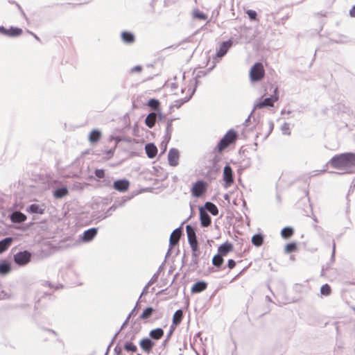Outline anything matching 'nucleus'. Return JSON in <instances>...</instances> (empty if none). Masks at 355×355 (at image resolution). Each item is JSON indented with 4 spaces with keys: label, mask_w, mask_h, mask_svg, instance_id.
Returning a JSON list of instances; mask_svg holds the SVG:
<instances>
[{
    "label": "nucleus",
    "mask_w": 355,
    "mask_h": 355,
    "mask_svg": "<svg viewBox=\"0 0 355 355\" xmlns=\"http://www.w3.org/2000/svg\"><path fill=\"white\" fill-rule=\"evenodd\" d=\"M91 218L93 220H96V223L101 221L102 220L107 218V216L105 213L101 211H93L91 214Z\"/></svg>",
    "instance_id": "nucleus-41"
},
{
    "label": "nucleus",
    "mask_w": 355,
    "mask_h": 355,
    "mask_svg": "<svg viewBox=\"0 0 355 355\" xmlns=\"http://www.w3.org/2000/svg\"><path fill=\"white\" fill-rule=\"evenodd\" d=\"M132 196H123L120 199H118V200H116L114 203L115 204V205L117 207V208L119 207H121L125 205V204L130 200L132 199Z\"/></svg>",
    "instance_id": "nucleus-43"
},
{
    "label": "nucleus",
    "mask_w": 355,
    "mask_h": 355,
    "mask_svg": "<svg viewBox=\"0 0 355 355\" xmlns=\"http://www.w3.org/2000/svg\"><path fill=\"white\" fill-rule=\"evenodd\" d=\"M335 254H336V243L334 241H333V245H332V253L331 255L330 261L329 262L327 263L325 266V270H328L330 268L331 265L335 261Z\"/></svg>",
    "instance_id": "nucleus-47"
},
{
    "label": "nucleus",
    "mask_w": 355,
    "mask_h": 355,
    "mask_svg": "<svg viewBox=\"0 0 355 355\" xmlns=\"http://www.w3.org/2000/svg\"><path fill=\"white\" fill-rule=\"evenodd\" d=\"M328 165L336 169L354 168L355 167V153L349 152L334 155L320 171V173L327 172Z\"/></svg>",
    "instance_id": "nucleus-1"
},
{
    "label": "nucleus",
    "mask_w": 355,
    "mask_h": 355,
    "mask_svg": "<svg viewBox=\"0 0 355 355\" xmlns=\"http://www.w3.org/2000/svg\"><path fill=\"white\" fill-rule=\"evenodd\" d=\"M116 148V144H115L113 148L105 151V154L107 155V157H105V159L108 160L114 155Z\"/></svg>",
    "instance_id": "nucleus-55"
},
{
    "label": "nucleus",
    "mask_w": 355,
    "mask_h": 355,
    "mask_svg": "<svg viewBox=\"0 0 355 355\" xmlns=\"http://www.w3.org/2000/svg\"><path fill=\"white\" fill-rule=\"evenodd\" d=\"M52 193L55 199H62L68 196L69 189L67 185L58 182L53 187Z\"/></svg>",
    "instance_id": "nucleus-10"
},
{
    "label": "nucleus",
    "mask_w": 355,
    "mask_h": 355,
    "mask_svg": "<svg viewBox=\"0 0 355 355\" xmlns=\"http://www.w3.org/2000/svg\"><path fill=\"white\" fill-rule=\"evenodd\" d=\"M251 241L254 246L260 247L263 243L264 236L261 233H257L252 236Z\"/></svg>",
    "instance_id": "nucleus-35"
},
{
    "label": "nucleus",
    "mask_w": 355,
    "mask_h": 355,
    "mask_svg": "<svg viewBox=\"0 0 355 355\" xmlns=\"http://www.w3.org/2000/svg\"><path fill=\"white\" fill-rule=\"evenodd\" d=\"M177 325H174L173 324H172L171 326H170V329H169V331L167 333V335H166V337L167 338H171L173 333L174 332L175 328H176Z\"/></svg>",
    "instance_id": "nucleus-61"
},
{
    "label": "nucleus",
    "mask_w": 355,
    "mask_h": 355,
    "mask_svg": "<svg viewBox=\"0 0 355 355\" xmlns=\"http://www.w3.org/2000/svg\"><path fill=\"white\" fill-rule=\"evenodd\" d=\"M51 293L44 292L43 295L40 296L38 300L35 303V309H38L40 308V302L43 298H44L46 296H49L51 297Z\"/></svg>",
    "instance_id": "nucleus-53"
},
{
    "label": "nucleus",
    "mask_w": 355,
    "mask_h": 355,
    "mask_svg": "<svg viewBox=\"0 0 355 355\" xmlns=\"http://www.w3.org/2000/svg\"><path fill=\"white\" fill-rule=\"evenodd\" d=\"M207 187L208 184L206 181L202 179L198 180L191 188L192 196L197 198L202 197L207 191Z\"/></svg>",
    "instance_id": "nucleus-5"
},
{
    "label": "nucleus",
    "mask_w": 355,
    "mask_h": 355,
    "mask_svg": "<svg viewBox=\"0 0 355 355\" xmlns=\"http://www.w3.org/2000/svg\"><path fill=\"white\" fill-rule=\"evenodd\" d=\"M130 182L128 179L122 178L113 182L112 188L117 191L123 193L128 190Z\"/></svg>",
    "instance_id": "nucleus-12"
},
{
    "label": "nucleus",
    "mask_w": 355,
    "mask_h": 355,
    "mask_svg": "<svg viewBox=\"0 0 355 355\" xmlns=\"http://www.w3.org/2000/svg\"><path fill=\"white\" fill-rule=\"evenodd\" d=\"M112 178L110 176H105V178H102L98 181L101 183L103 187L112 188Z\"/></svg>",
    "instance_id": "nucleus-44"
},
{
    "label": "nucleus",
    "mask_w": 355,
    "mask_h": 355,
    "mask_svg": "<svg viewBox=\"0 0 355 355\" xmlns=\"http://www.w3.org/2000/svg\"><path fill=\"white\" fill-rule=\"evenodd\" d=\"M203 28H204V26H202L201 28L198 29L196 31H194V33L192 35H191L189 37H187L185 40L181 41L180 42H179L178 44L169 46L166 47L165 49H171V48L175 49L180 46H182V49H188L189 46H184V44H186V43L196 44L198 41L202 40V36H200L198 38H196V37L199 35V33H200V31L202 30Z\"/></svg>",
    "instance_id": "nucleus-8"
},
{
    "label": "nucleus",
    "mask_w": 355,
    "mask_h": 355,
    "mask_svg": "<svg viewBox=\"0 0 355 355\" xmlns=\"http://www.w3.org/2000/svg\"><path fill=\"white\" fill-rule=\"evenodd\" d=\"M246 13L248 14L249 19L250 20H256L257 18V12L254 10H248L246 11Z\"/></svg>",
    "instance_id": "nucleus-59"
},
{
    "label": "nucleus",
    "mask_w": 355,
    "mask_h": 355,
    "mask_svg": "<svg viewBox=\"0 0 355 355\" xmlns=\"http://www.w3.org/2000/svg\"><path fill=\"white\" fill-rule=\"evenodd\" d=\"M228 49L226 48L225 43H220L218 48L216 49V55L213 57L215 62H218L227 54Z\"/></svg>",
    "instance_id": "nucleus-22"
},
{
    "label": "nucleus",
    "mask_w": 355,
    "mask_h": 355,
    "mask_svg": "<svg viewBox=\"0 0 355 355\" xmlns=\"http://www.w3.org/2000/svg\"><path fill=\"white\" fill-rule=\"evenodd\" d=\"M22 29L18 27L10 26L6 28L3 26H0V34L9 37H18L22 34Z\"/></svg>",
    "instance_id": "nucleus-13"
},
{
    "label": "nucleus",
    "mask_w": 355,
    "mask_h": 355,
    "mask_svg": "<svg viewBox=\"0 0 355 355\" xmlns=\"http://www.w3.org/2000/svg\"><path fill=\"white\" fill-rule=\"evenodd\" d=\"M203 207L207 213H210L212 216H217L218 214L217 206L211 202H206Z\"/></svg>",
    "instance_id": "nucleus-31"
},
{
    "label": "nucleus",
    "mask_w": 355,
    "mask_h": 355,
    "mask_svg": "<svg viewBox=\"0 0 355 355\" xmlns=\"http://www.w3.org/2000/svg\"><path fill=\"white\" fill-rule=\"evenodd\" d=\"M12 270L10 262L7 259L0 261V275L4 276L10 273Z\"/></svg>",
    "instance_id": "nucleus-25"
},
{
    "label": "nucleus",
    "mask_w": 355,
    "mask_h": 355,
    "mask_svg": "<svg viewBox=\"0 0 355 355\" xmlns=\"http://www.w3.org/2000/svg\"><path fill=\"white\" fill-rule=\"evenodd\" d=\"M145 150L148 158L153 159L157 154V148L154 143H148L145 146Z\"/></svg>",
    "instance_id": "nucleus-27"
},
{
    "label": "nucleus",
    "mask_w": 355,
    "mask_h": 355,
    "mask_svg": "<svg viewBox=\"0 0 355 355\" xmlns=\"http://www.w3.org/2000/svg\"><path fill=\"white\" fill-rule=\"evenodd\" d=\"M234 249V246L232 243L226 241L218 246V254L223 257L226 256L229 252H232Z\"/></svg>",
    "instance_id": "nucleus-23"
},
{
    "label": "nucleus",
    "mask_w": 355,
    "mask_h": 355,
    "mask_svg": "<svg viewBox=\"0 0 355 355\" xmlns=\"http://www.w3.org/2000/svg\"><path fill=\"white\" fill-rule=\"evenodd\" d=\"M32 258V253L28 250H22L17 252L13 256V260L18 266H24L27 265Z\"/></svg>",
    "instance_id": "nucleus-6"
},
{
    "label": "nucleus",
    "mask_w": 355,
    "mask_h": 355,
    "mask_svg": "<svg viewBox=\"0 0 355 355\" xmlns=\"http://www.w3.org/2000/svg\"><path fill=\"white\" fill-rule=\"evenodd\" d=\"M193 17L194 19L198 20H206L207 15L202 11L196 9L193 11Z\"/></svg>",
    "instance_id": "nucleus-46"
},
{
    "label": "nucleus",
    "mask_w": 355,
    "mask_h": 355,
    "mask_svg": "<svg viewBox=\"0 0 355 355\" xmlns=\"http://www.w3.org/2000/svg\"><path fill=\"white\" fill-rule=\"evenodd\" d=\"M186 232L189 245L199 243L196 236V230L191 225L186 226Z\"/></svg>",
    "instance_id": "nucleus-16"
},
{
    "label": "nucleus",
    "mask_w": 355,
    "mask_h": 355,
    "mask_svg": "<svg viewBox=\"0 0 355 355\" xmlns=\"http://www.w3.org/2000/svg\"><path fill=\"white\" fill-rule=\"evenodd\" d=\"M238 132L234 129H230L225 135L220 139L216 146L214 148L213 153H221L225 149L232 144H234L238 139Z\"/></svg>",
    "instance_id": "nucleus-2"
},
{
    "label": "nucleus",
    "mask_w": 355,
    "mask_h": 355,
    "mask_svg": "<svg viewBox=\"0 0 355 355\" xmlns=\"http://www.w3.org/2000/svg\"><path fill=\"white\" fill-rule=\"evenodd\" d=\"M8 217L13 223H21L26 220V216L20 211H12Z\"/></svg>",
    "instance_id": "nucleus-20"
},
{
    "label": "nucleus",
    "mask_w": 355,
    "mask_h": 355,
    "mask_svg": "<svg viewBox=\"0 0 355 355\" xmlns=\"http://www.w3.org/2000/svg\"><path fill=\"white\" fill-rule=\"evenodd\" d=\"M155 345V342L148 337L142 338L139 342L140 347L148 354L151 352Z\"/></svg>",
    "instance_id": "nucleus-19"
},
{
    "label": "nucleus",
    "mask_w": 355,
    "mask_h": 355,
    "mask_svg": "<svg viewBox=\"0 0 355 355\" xmlns=\"http://www.w3.org/2000/svg\"><path fill=\"white\" fill-rule=\"evenodd\" d=\"M94 175L98 178L97 180L100 181L102 178L105 176V171L103 168H97L94 171Z\"/></svg>",
    "instance_id": "nucleus-51"
},
{
    "label": "nucleus",
    "mask_w": 355,
    "mask_h": 355,
    "mask_svg": "<svg viewBox=\"0 0 355 355\" xmlns=\"http://www.w3.org/2000/svg\"><path fill=\"white\" fill-rule=\"evenodd\" d=\"M146 105L151 109L153 110V112H157L158 110H160V102L157 98H150Z\"/></svg>",
    "instance_id": "nucleus-38"
},
{
    "label": "nucleus",
    "mask_w": 355,
    "mask_h": 355,
    "mask_svg": "<svg viewBox=\"0 0 355 355\" xmlns=\"http://www.w3.org/2000/svg\"><path fill=\"white\" fill-rule=\"evenodd\" d=\"M123 348L126 352H136L137 350V347L131 341H126Z\"/></svg>",
    "instance_id": "nucleus-45"
},
{
    "label": "nucleus",
    "mask_w": 355,
    "mask_h": 355,
    "mask_svg": "<svg viewBox=\"0 0 355 355\" xmlns=\"http://www.w3.org/2000/svg\"><path fill=\"white\" fill-rule=\"evenodd\" d=\"M281 130L283 135H290L291 131H290V125L289 123L285 122L281 126Z\"/></svg>",
    "instance_id": "nucleus-52"
},
{
    "label": "nucleus",
    "mask_w": 355,
    "mask_h": 355,
    "mask_svg": "<svg viewBox=\"0 0 355 355\" xmlns=\"http://www.w3.org/2000/svg\"><path fill=\"white\" fill-rule=\"evenodd\" d=\"M331 293V288L328 284H324L320 287V293L322 295L329 296Z\"/></svg>",
    "instance_id": "nucleus-49"
},
{
    "label": "nucleus",
    "mask_w": 355,
    "mask_h": 355,
    "mask_svg": "<svg viewBox=\"0 0 355 355\" xmlns=\"http://www.w3.org/2000/svg\"><path fill=\"white\" fill-rule=\"evenodd\" d=\"M122 41L125 44H132L135 41V35L129 31H123L121 34Z\"/></svg>",
    "instance_id": "nucleus-32"
},
{
    "label": "nucleus",
    "mask_w": 355,
    "mask_h": 355,
    "mask_svg": "<svg viewBox=\"0 0 355 355\" xmlns=\"http://www.w3.org/2000/svg\"><path fill=\"white\" fill-rule=\"evenodd\" d=\"M281 236L284 239H290L294 234V229L292 227L286 226L281 230Z\"/></svg>",
    "instance_id": "nucleus-37"
},
{
    "label": "nucleus",
    "mask_w": 355,
    "mask_h": 355,
    "mask_svg": "<svg viewBox=\"0 0 355 355\" xmlns=\"http://www.w3.org/2000/svg\"><path fill=\"white\" fill-rule=\"evenodd\" d=\"M179 157L180 154L178 150L174 148H171L168 153V164L171 166H178Z\"/></svg>",
    "instance_id": "nucleus-17"
},
{
    "label": "nucleus",
    "mask_w": 355,
    "mask_h": 355,
    "mask_svg": "<svg viewBox=\"0 0 355 355\" xmlns=\"http://www.w3.org/2000/svg\"><path fill=\"white\" fill-rule=\"evenodd\" d=\"M221 160V157L220 155H215L214 156V157L212 158L211 159V163L212 164H214L216 165H217V164H218V162Z\"/></svg>",
    "instance_id": "nucleus-63"
},
{
    "label": "nucleus",
    "mask_w": 355,
    "mask_h": 355,
    "mask_svg": "<svg viewBox=\"0 0 355 355\" xmlns=\"http://www.w3.org/2000/svg\"><path fill=\"white\" fill-rule=\"evenodd\" d=\"M182 225H183V223H182L180 227L175 228L172 232V233L171 234L170 238H173L175 241H180V237L183 233Z\"/></svg>",
    "instance_id": "nucleus-40"
},
{
    "label": "nucleus",
    "mask_w": 355,
    "mask_h": 355,
    "mask_svg": "<svg viewBox=\"0 0 355 355\" xmlns=\"http://www.w3.org/2000/svg\"><path fill=\"white\" fill-rule=\"evenodd\" d=\"M297 246L295 242L287 243L284 247V252L286 254L294 252L297 250Z\"/></svg>",
    "instance_id": "nucleus-42"
},
{
    "label": "nucleus",
    "mask_w": 355,
    "mask_h": 355,
    "mask_svg": "<svg viewBox=\"0 0 355 355\" xmlns=\"http://www.w3.org/2000/svg\"><path fill=\"white\" fill-rule=\"evenodd\" d=\"M249 76L252 83H257L262 80L265 76L263 64L260 62H255L250 69Z\"/></svg>",
    "instance_id": "nucleus-4"
},
{
    "label": "nucleus",
    "mask_w": 355,
    "mask_h": 355,
    "mask_svg": "<svg viewBox=\"0 0 355 355\" xmlns=\"http://www.w3.org/2000/svg\"><path fill=\"white\" fill-rule=\"evenodd\" d=\"M192 251L191 260L189 264L191 271H195L198 268L200 250L199 243L189 245Z\"/></svg>",
    "instance_id": "nucleus-9"
},
{
    "label": "nucleus",
    "mask_w": 355,
    "mask_h": 355,
    "mask_svg": "<svg viewBox=\"0 0 355 355\" xmlns=\"http://www.w3.org/2000/svg\"><path fill=\"white\" fill-rule=\"evenodd\" d=\"M98 234V228L97 227H91L88 230H86L83 232L81 236H80V239L84 243H89L92 241L95 236Z\"/></svg>",
    "instance_id": "nucleus-14"
},
{
    "label": "nucleus",
    "mask_w": 355,
    "mask_h": 355,
    "mask_svg": "<svg viewBox=\"0 0 355 355\" xmlns=\"http://www.w3.org/2000/svg\"><path fill=\"white\" fill-rule=\"evenodd\" d=\"M179 243V241H175V239H173V238H170L169 239V244H168V249L166 252V256H165V258L166 259L168 257H169L171 254V250L172 248L178 245Z\"/></svg>",
    "instance_id": "nucleus-50"
},
{
    "label": "nucleus",
    "mask_w": 355,
    "mask_h": 355,
    "mask_svg": "<svg viewBox=\"0 0 355 355\" xmlns=\"http://www.w3.org/2000/svg\"><path fill=\"white\" fill-rule=\"evenodd\" d=\"M214 67H215V64H214L212 67L209 68L207 71H198L196 76L197 77V78H200L202 77L207 76L214 68Z\"/></svg>",
    "instance_id": "nucleus-54"
},
{
    "label": "nucleus",
    "mask_w": 355,
    "mask_h": 355,
    "mask_svg": "<svg viewBox=\"0 0 355 355\" xmlns=\"http://www.w3.org/2000/svg\"><path fill=\"white\" fill-rule=\"evenodd\" d=\"M164 334V332L163 329L158 327V328L152 329L149 332V336H150L149 338H150L152 340H157L161 339L163 337Z\"/></svg>",
    "instance_id": "nucleus-30"
},
{
    "label": "nucleus",
    "mask_w": 355,
    "mask_h": 355,
    "mask_svg": "<svg viewBox=\"0 0 355 355\" xmlns=\"http://www.w3.org/2000/svg\"><path fill=\"white\" fill-rule=\"evenodd\" d=\"M12 237H6L0 241V254L6 251L12 243Z\"/></svg>",
    "instance_id": "nucleus-33"
},
{
    "label": "nucleus",
    "mask_w": 355,
    "mask_h": 355,
    "mask_svg": "<svg viewBox=\"0 0 355 355\" xmlns=\"http://www.w3.org/2000/svg\"><path fill=\"white\" fill-rule=\"evenodd\" d=\"M45 205H38V204H31L28 206L26 209V211L30 214H43L45 211Z\"/></svg>",
    "instance_id": "nucleus-21"
},
{
    "label": "nucleus",
    "mask_w": 355,
    "mask_h": 355,
    "mask_svg": "<svg viewBox=\"0 0 355 355\" xmlns=\"http://www.w3.org/2000/svg\"><path fill=\"white\" fill-rule=\"evenodd\" d=\"M155 309L152 306H148L143 310L137 320H147L155 313Z\"/></svg>",
    "instance_id": "nucleus-29"
},
{
    "label": "nucleus",
    "mask_w": 355,
    "mask_h": 355,
    "mask_svg": "<svg viewBox=\"0 0 355 355\" xmlns=\"http://www.w3.org/2000/svg\"><path fill=\"white\" fill-rule=\"evenodd\" d=\"M183 311L182 309H178L173 315L172 324L178 325L181 323L183 319Z\"/></svg>",
    "instance_id": "nucleus-36"
},
{
    "label": "nucleus",
    "mask_w": 355,
    "mask_h": 355,
    "mask_svg": "<svg viewBox=\"0 0 355 355\" xmlns=\"http://www.w3.org/2000/svg\"><path fill=\"white\" fill-rule=\"evenodd\" d=\"M223 180L224 181L223 187L225 189L230 187L234 182V173L232 167L227 164L223 168Z\"/></svg>",
    "instance_id": "nucleus-11"
},
{
    "label": "nucleus",
    "mask_w": 355,
    "mask_h": 355,
    "mask_svg": "<svg viewBox=\"0 0 355 355\" xmlns=\"http://www.w3.org/2000/svg\"><path fill=\"white\" fill-rule=\"evenodd\" d=\"M274 94L271 95L269 97H266L263 99V96H261L258 101H257L253 107V109L252 110V113H254L256 109H262L264 107H273L274 103L277 101L279 99V95H278V87L276 86L274 88Z\"/></svg>",
    "instance_id": "nucleus-3"
},
{
    "label": "nucleus",
    "mask_w": 355,
    "mask_h": 355,
    "mask_svg": "<svg viewBox=\"0 0 355 355\" xmlns=\"http://www.w3.org/2000/svg\"><path fill=\"white\" fill-rule=\"evenodd\" d=\"M257 32L255 27L250 26H243L240 27V37L243 39L245 43L250 42L256 36Z\"/></svg>",
    "instance_id": "nucleus-7"
},
{
    "label": "nucleus",
    "mask_w": 355,
    "mask_h": 355,
    "mask_svg": "<svg viewBox=\"0 0 355 355\" xmlns=\"http://www.w3.org/2000/svg\"><path fill=\"white\" fill-rule=\"evenodd\" d=\"M178 287H171V285L169 286V287H167L164 289H162L159 291H158L157 293H156V295H162V294H164V295H168V297H165L164 299H162V300H168V298H171V297H173L175 296H176L178 293Z\"/></svg>",
    "instance_id": "nucleus-18"
},
{
    "label": "nucleus",
    "mask_w": 355,
    "mask_h": 355,
    "mask_svg": "<svg viewBox=\"0 0 355 355\" xmlns=\"http://www.w3.org/2000/svg\"><path fill=\"white\" fill-rule=\"evenodd\" d=\"M236 261L234 259H230L227 261V266L231 270L233 269L236 266Z\"/></svg>",
    "instance_id": "nucleus-62"
},
{
    "label": "nucleus",
    "mask_w": 355,
    "mask_h": 355,
    "mask_svg": "<svg viewBox=\"0 0 355 355\" xmlns=\"http://www.w3.org/2000/svg\"><path fill=\"white\" fill-rule=\"evenodd\" d=\"M191 97L192 96L189 94V96H186L183 98L176 100L175 101V104L173 106L175 107L176 108H180L183 104L188 102L191 98Z\"/></svg>",
    "instance_id": "nucleus-48"
},
{
    "label": "nucleus",
    "mask_w": 355,
    "mask_h": 355,
    "mask_svg": "<svg viewBox=\"0 0 355 355\" xmlns=\"http://www.w3.org/2000/svg\"><path fill=\"white\" fill-rule=\"evenodd\" d=\"M199 216L201 227H207L211 225V218L203 207H199Z\"/></svg>",
    "instance_id": "nucleus-15"
},
{
    "label": "nucleus",
    "mask_w": 355,
    "mask_h": 355,
    "mask_svg": "<svg viewBox=\"0 0 355 355\" xmlns=\"http://www.w3.org/2000/svg\"><path fill=\"white\" fill-rule=\"evenodd\" d=\"M157 121V112H150L145 119V124L149 128H153Z\"/></svg>",
    "instance_id": "nucleus-28"
},
{
    "label": "nucleus",
    "mask_w": 355,
    "mask_h": 355,
    "mask_svg": "<svg viewBox=\"0 0 355 355\" xmlns=\"http://www.w3.org/2000/svg\"><path fill=\"white\" fill-rule=\"evenodd\" d=\"M176 119H177L174 117L167 119L165 134L164 136V138L166 141V142H169L171 139V135L173 132V121Z\"/></svg>",
    "instance_id": "nucleus-26"
},
{
    "label": "nucleus",
    "mask_w": 355,
    "mask_h": 355,
    "mask_svg": "<svg viewBox=\"0 0 355 355\" xmlns=\"http://www.w3.org/2000/svg\"><path fill=\"white\" fill-rule=\"evenodd\" d=\"M101 132L99 130L94 129L89 135V141L92 144L97 143L101 138Z\"/></svg>",
    "instance_id": "nucleus-34"
},
{
    "label": "nucleus",
    "mask_w": 355,
    "mask_h": 355,
    "mask_svg": "<svg viewBox=\"0 0 355 355\" xmlns=\"http://www.w3.org/2000/svg\"><path fill=\"white\" fill-rule=\"evenodd\" d=\"M122 348L118 345L114 349V353L115 355H121L122 354Z\"/></svg>",
    "instance_id": "nucleus-64"
},
{
    "label": "nucleus",
    "mask_w": 355,
    "mask_h": 355,
    "mask_svg": "<svg viewBox=\"0 0 355 355\" xmlns=\"http://www.w3.org/2000/svg\"><path fill=\"white\" fill-rule=\"evenodd\" d=\"M139 301L140 300H137L135 307L132 309V310L130 311V313L128 315L129 317L135 315L137 313V311H138L139 309L140 308V306L139 304Z\"/></svg>",
    "instance_id": "nucleus-57"
},
{
    "label": "nucleus",
    "mask_w": 355,
    "mask_h": 355,
    "mask_svg": "<svg viewBox=\"0 0 355 355\" xmlns=\"http://www.w3.org/2000/svg\"><path fill=\"white\" fill-rule=\"evenodd\" d=\"M117 209V207L115 205L114 203L110 207V208L105 212V214L107 216V218L112 216V212L116 211Z\"/></svg>",
    "instance_id": "nucleus-58"
},
{
    "label": "nucleus",
    "mask_w": 355,
    "mask_h": 355,
    "mask_svg": "<svg viewBox=\"0 0 355 355\" xmlns=\"http://www.w3.org/2000/svg\"><path fill=\"white\" fill-rule=\"evenodd\" d=\"M158 277H159V271H157L151 277V279L149 280V282H148V285H152L154 283H155L157 279H158Z\"/></svg>",
    "instance_id": "nucleus-60"
},
{
    "label": "nucleus",
    "mask_w": 355,
    "mask_h": 355,
    "mask_svg": "<svg viewBox=\"0 0 355 355\" xmlns=\"http://www.w3.org/2000/svg\"><path fill=\"white\" fill-rule=\"evenodd\" d=\"M236 40L234 39V38H230L227 41H223L222 42V43H225V45L226 46V48L230 50V49L233 46V44L236 42Z\"/></svg>",
    "instance_id": "nucleus-56"
},
{
    "label": "nucleus",
    "mask_w": 355,
    "mask_h": 355,
    "mask_svg": "<svg viewBox=\"0 0 355 355\" xmlns=\"http://www.w3.org/2000/svg\"><path fill=\"white\" fill-rule=\"evenodd\" d=\"M208 284L203 280H199L194 283L191 288V293H200L205 291L207 288Z\"/></svg>",
    "instance_id": "nucleus-24"
},
{
    "label": "nucleus",
    "mask_w": 355,
    "mask_h": 355,
    "mask_svg": "<svg viewBox=\"0 0 355 355\" xmlns=\"http://www.w3.org/2000/svg\"><path fill=\"white\" fill-rule=\"evenodd\" d=\"M223 262V257L218 253L215 254L212 259V264L218 269L222 268Z\"/></svg>",
    "instance_id": "nucleus-39"
}]
</instances>
